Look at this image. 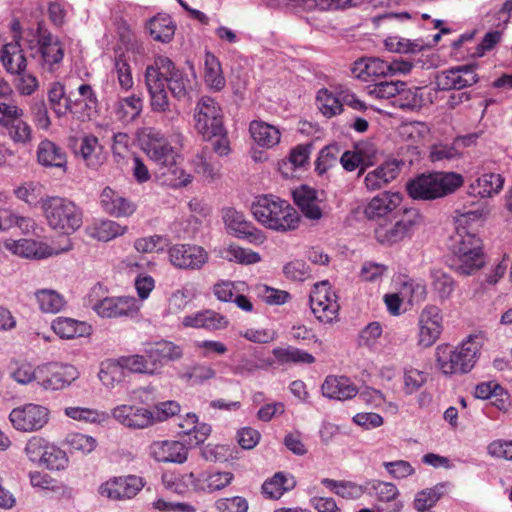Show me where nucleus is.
<instances>
[{
  "label": "nucleus",
  "instance_id": "nucleus-1",
  "mask_svg": "<svg viewBox=\"0 0 512 512\" xmlns=\"http://www.w3.org/2000/svg\"><path fill=\"white\" fill-rule=\"evenodd\" d=\"M194 121V127L203 139L212 141V147H203L195 156L194 168L205 179L213 181L220 176L221 167L214 153L226 156L230 152V143L223 126L222 110L214 99L203 96L194 109Z\"/></svg>",
  "mask_w": 512,
  "mask_h": 512
},
{
  "label": "nucleus",
  "instance_id": "nucleus-2",
  "mask_svg": "<svg viewBox=\"0 0 512 512\" xmlns=\"http://www.w3.org/2000/svg\"><path fill=\"white\" fill-rule=\"evenodd\" d=\"M139 142L146 155L160 169L166 170L162 172V175L170 174L172 176L166 179L170 185L186 186L191 182V175L178 167V154L159 130L152 127L144 128L139 135Z\"/></svg>",
  "mask_w": 512,
  "mask_h": 512
},
{
  "label": "nucleus",
  "instance_id": "nucleus-3",
  "mask_svg": "<svg viewBox=\"0 0 512 512\" xmlns=\"http://www.w3.org/2000/svg\"><path fill=\"white\" fill-rule=\"evenodd\" d=\"M480 349L481 342L476 335L468 336L456 347L439 345L435 351L437 366L445 375L466 374L474 368Z\"/></svg>",
  "mask_w": 512,
  "mask_h": 512
},
{
  "label": "nucleus",
  "instance_id": "nucleus-4",
  "mask_svg": "<svg viewBox=\"0 0 512 512\" xmlns=\"http://www.w3.org/2000/svg\"><path fill=\"white\" fill-rule=\"evenodd\" d=\"M462 175L455 172L422 174L407 183V191L413 199L434 200L455 192L462 186Z\"/></svg>",
  "mask_w": 512,
  "mask_h": 512
},
{
  "label": "nucleus",
  "instance_id": "nucleus-5",
  "mask_svg": "<svg viewBox=\"0 0 512 512\" xmlns=\"http://www.w3.org/2000/svg\"><path fill=\"white\" fill-rule=\"evenodd\" d=\"M254 217L270 229L288 231L297 228L299 215L286 201L263 196L252 205Z\"/></svg>",
  "mask_w": 512,
  "mask_h": 512
},
{
  "label": "nucleus",
  "instance_id": "nucleus-6",
  "mask_svg": "<svg viewBox=\"0 0 512 512\" xmlns=\"http://www.w3.org/2000/svg\"><path fill=\"white\" fill-rule=\"evenodd\" d=\"M41 202L48 225L52 229L70 234L81 227L82 212L73 202L60 197L41 199Z\"/></svg>",
  "mask_w": 512,
  "mask_h": 512
},
{
  "label": "nucleus",
  "instance_id": "nucleus-7",
  "mask_svg": "<svg viewBox=\"0 0 512 512\" xmlns=\"http://www.w3.org/2000/svg\"><path fill=\"white\" fill-rule=\"evenodd\" d=\"M452 250L455 256L452 267L460 275H472L485 264L482 241L472 233H459V239L455 241Z\"/></svg>",
  "mask_w": 512,
  "mask_h": 512
},
{
  "label": "nucleus",
  "instance_id": "nucleus-8",
  "mask_svg": "<svg viewBox=\"0 0 512 512\" xmlns=\"http://www.w3.org/2000/svg\"><path fill=\"white\" fill-rule=\"evenodd\" d=\"M393 219V224H380L375 228V237L382 245L391 246L402 241L411 234L414 226L419 224L421 217L418 210L405 208Z\"/></svg>",
  "mask_w": 512,
  "mask_h": 512
},
{
  "label": "nucleus",
  "instance_id": "nucleus-9",
  "mask_svg": "<svg viewBox=\"0 0 512 512\" xmlns=\"http://www.w3.org/2000/svg\"><path fill=\"white\" fill-rule=\"evenodd\" d=\"M101 286H95L88 297V305L102 318H118L130 316L137 312L135 299L131 297H105L103 299L94 298L97 290Z\"/></svg>",
  "mask_w": 512,
  "mask_h": 512
},
{
  "label": "nucleus",
  "instance_id": "nucleus-10",
  "mask_svg": "<svg viewBox=\"0 0 512 512\" xmlns=\"http://www.w3.org/2000/svg\"><path fill=\"white\" fill-rule=\"evenodd\" d=\"M310 307L320 322L332 323L337 318L339 304L336 294L330 291L328 281H321L314 285L310 293Z\"/></svg>",
  "mask_w": 512,
  "mask_h": 512
},
{
  "label": "nucleus",
  "instance_id": "nucleus-11",
  "mask_svg": "<svg viewBox=\"0 0 512 512\" xmlns=\"http://www.w3.org/2000/svg\"><path fill=\"white\" fill-rule=\"evenodd\" d=\"M12 426L21 432H35L42 429L49 420V410L37 404H25L14 408L9 414Z\"/></svg>",
  "mask_w": 512,
  "mask_h": 512
},
{
  "label": "nucleus",
  "instance_id": "nucleus-12",
  "mask_svg": "<svg viewBox=\"0 0 512 512\" xmlns=\"http://www.w3.org/2000/svg\"><path fill=\"white\" fill-rule=\"evenodd\" d=\"M169 262L177 269L198 270L208 261V253L198 245L175 244L168 251Z\"/></svg>",
  "mask_w": 512,
  "mask_h": 512
},
{
  "label": "nucleus",
  "instance_id": "nucleus-13",
  "mask_svg": "<svg viewBox=\"0 0 512 512\" xmlns=\"http://www.w3.org/2000/svg\"><path fill=\"white\" fill-rule=\"evenodd\" d=\"M38 384L46 390H60L71 385L79 377L72 365L50 364L38 367Z\"/></svg>",
  "mask_w": 512,
  "mask_h": 512
},
{
  "label": "nucleus",
  "instance_id": "nucleus-14",
  "mask_svg": "<svg viewBox=\"0 0 512 512\" xmlns=\"http://www.w3.org/2000/svg\"><path fill=\"white\" fill-rule=\"evenodd\" d=\"M402 195L398 192H384L373 197L364 209V215L369 220L388 221L401 214L399 209L402 203Z\"/></svg>",
  "mask_w": 512,
  "mask_h": 512
},
{
  "label": "nucleus",
  "instance_id": "nucleus-15",
  "mask_svg": "<svg viewBox=\"0 0 512 512\" xmlns=\"http://www.w3.org/2000/svg\"><path fill=\"white\" fill-rule=\"evenodd\" d=\"M474 65H460L436 75L435 84L440 91L461 90L478 82Z\"/></svg>",
  "mask_w": 512,
  "mask_h": 512
},
{
  "label": "nucleus",
  "instance_id": "nucleus-16",
  "mask_svg": "<svg viewBox=\"0 0 512 512\" xmlns=\"http://www.w3.org/2000/svg\"><path fill=\"white\" fill-rule=\"evenodd\" d=\"M37 38L41 54V64L43 68L54 72L59 67L64 56L63 45L59 38L52 35L42 24L38 25Z\"/></svg>",
  "mask_w": 512,
  "mask_h": 512
},
{
  "label": "nucleus",
  "instance_id": "nucleus-17",
  "mask_svg": "<svg viewBox=\"0 0 512 512\" xmlns=\"http://www.w3.org/2000/svg\"><path fill=\"white\" fill-rule=\"evenodd\" d=\"M145 84L150 95L152 110L154 112L168 113L169 118L174 119L178 113L170 107L165 80L160 77V73L148 66L145 71Z\"/></svg>",
  "mask_w": 512,
  "mask_h": 512
},
{
  "label": "nucleus",
  "instance_id": "nucleus-18",
  "mask_svg": "<svg viewBox=\"0 0 512 512\" xmlns=\"http://www.w3.org/2000/svg\"><path fill=\"white\" fill-rule=\"evenodd\" d=\"M149 67L160 73V77L165 80V85H168L171 94L175 98L185 97L189 81L169 58L159 56L155 59L154 64Z\"/></svg>",
  "mask_w": 512,
  "mask_h": 512
},
{
  "label": "nucleus",
  "instance_id": "nucleus-19",
  "mask_svg": "<svg viewBox=\"0 0 512 512\" xmlns=\"http://www.w3.org/2000/svg\"><path fill=\"white\" fill-rule=\"evenodd\" d=\"M143 487L142 479L130 475L105 482L99 487V493L112 500L130 499Z\"/></svg>",
  "mask_w": 512,
  "mask_h": 512
},
{
  "label": "nucleus",
  "instance_id": "nucleus-20",
  "mask_svg": "<svg viewBox=\"0 0 512 512\" xmlns=\"http://www.w3.org/2000/svg\"><path fill=\"white\" fill-rule=\"evenodd\" d=\"M113 418L123 426L130 429H144L153 425V416L149 409L119 405L112 410Z\"/></svg>",
  "mask_w": 512,
  "mask_h": 512
},
{
  "label": "nucleus",
  "instance_id": "nucleus-21",
  "mask_svg": "<svg viewBox=\"0 0 512 512\" xmlns=\"http://www.w3.org/2000/svg\"><path fill=\"white\" fill-rule=\"evenodd\" d=\"M223 219L227 227L237 233L239 237L246 238L252 243L261 244L265 240L263 233L255 228L245 216L233 208L226 209Z\"/></svg>",
  "mask_w": 512,
  "mask_h": 512
},
{
  "label": "nucleus",
  "instance_id": "nucleus-22",
  "mask_svg": "<svg viewBox=\"0 0 512 512\" xmlns=\"http://www.w3.org/2000/svg\"><path fill=\"white\" fill-rule=\"evenodd\" d=\"M150 455L158 462L182 464L188 451L179 441H155L150 445Z\"/></svg>",
  "mask_w": 512,
  "mask_h": 512
},
{
  "label": "nucleus",
  "instance_id": "nucleus-23",
  "mask_svg": "<svg viewBox=\"0 0 512 512\" xmlns=\"http://www.w3.org/2000/svg\"><path fill=\"white\" fill-rule=\"evenodd\" d=\"M293 198L306 218L319 220L322 217V208L320 206L322 199L319 198L318 191L302 186L293 192Z\"/></svg>",
  "mask_w": 512,
  "mask_h": 512
},
{
  "label": "nucleus",
  "instance_id": "nucleus-24",
  "mask_svg": "<svg viewBox=\"0 0 512 512\" xmlns=\"http://www.w3.org/2000/svg\"><path fill=\"white\" fill-rule=\"evenodd\" d=\"M322 395L329 399L347 400L354 397L358 391L355 385L344 376H327L321 386Z\"/></svg>",
  "mask_w": 512,
  "mask_h": 512
},
{
  "label": "nucleus",
  "instance_id": "nucleus-25",
  "mask_svg": "<svg viewBox=\"0 0 512 512\" xmlns=\"http://www.w3.org/2000/svg\"><path fill=\"white\" fill-rule=\"evenodd\" d=\"M101 204L104 210L114 217H127L134 213L136 206L119 193L105 187L101 193Z\"/></svg>",
  "mask_w": 512,
  "mask_h": 512
},
{
  "label": "nucleus",
  "instance_id": "nucleus-26",
  "mask_svg": "<svg viewBox=\"0 0 512 512\" xmlns=\"http://www.w3.org/2000/svg\"><path fill=\"white\" fill-rule=\"evenodd\" d=\"M399 172L400 167L397 161L385 162L366 174L365 186L371 191L381 189L396 179Z\"/></svg>",
  "mask_w": 512,
  "mask_h": 512
},
{
  "label": "nucleus",
  "instance_id": "nucleus-27",
  "mask_svg": "<svg viewBox=\"0 0 512 512\" xmlns=\"http://www.w3.org/2000/svg\"><path fill=\"white\" fill-rule=\"evenodd\" d=\"M79 97L72 99V111L81 120L91 119L97 112L98 100L91 85L82 84L78 88Z\"/></svg>",
  "mask_w": 512,
  "mask_h": 512
},
{
  "label": "nucleus",
  "instance_id": "nucleus-28",
  "mask_svg": "<svg viewBox=\"0 0 512 512\" xmlns=\"http://www.w3.org/2000/svg\"><path fill=\"white\" fill-rule=\"evenodd\" d=\"M145 354L156 369L157 365H161L164 360L175 361L183 356L181 347L169 341L148 345L145 348Z\"/></svg>",
  "mask_w": 512,
  "mask_h": 512
},
{
  "label": "nucleus",
  "instance_id": "nucleus-29",
  "mask_svg": "<svg viewBox=\"0 0 512 512\" xmlns=\"http://www.w3.org/2000/svg\"><path fill=\"white\" fill-rule=\"evenodd\" d=\"M189 477L192 479V485L196 489L213 492L229 485L233 479V474L230 472H204L198 476H195L194 473H190Z\"/></svg>",
  "mask_w": 512,
  "mask_h": 512
},
{
  "label": "nucleus",
  "instance_id": "nucleus-30",
  "mask_svg": "<svg viewBox=\"0 0 512 512\" xmlns=\"http://www.w3.org/2000/svg\"><path fill=\"white\" fill-rule=\"evenodd\" d=\"M1 61L9 73L21 74L26 68V58L20 47V36L2 49Z\"/></svg>",
  "mask_w": 512,
  "mask_h": 512
},
{
  "label": "nucleus",
  "instance_id": "nucleus-31",
  "mask_svg": "<svg viewBox=\"0 0 512 512\" xmlns=\"http://www.w3.org/2000/svg\"><path fill=\"white\" fill-rule=\"evenodd\" d=\"M504 185V178L500 174L487 173L478 177L469 186V193L482 198L492 197L498 194Z\"/></svg>",
  "mask_w": 512,
  "mask_h": 512
},
{
  "label": "nucleus",
  "instance_id": "nucleus-32",
  "mask_svg": "<svg viewBox=\"0 0 512 512\" xmlns=\"http://www.w3.org/2000/svg\"><path fill=\"white\" fill-rule=\"evenodd\" d=\"M253 140L260 146L271 148L280 142L279 129L263 121H252L249 127Z\"/></svg>",
  "mask_w": 512,
  "mask_h": 512
},
{
  "label": "nucleus",
  "instance_id": "nucleus-33",
  "mask_svg": "<svg viewBox=\"0 0 512 512\" xmlns=\"http://www.w3.org/2000/svg\"><path fill=\"white\" fill-rule=\"evenodd\" d=\"M98 145V139L93 135H86L77 140L70 139V146L74 149V153L86 162L89 168L96 169L100 165L99 158L95 155Z\"/></svg>",
  "mask_w": 512,
  "mask_h": 512
},
{
  "label": "nucleus",
  "instance_id": "nucleus-34",
  "mask_svg": "<svg viewBox=\"0 0 512 512\" xmlns=\"http://www.w3.org/2000/svg\"><path fill=\"white\" fill-rule=\"evenodd\" d=\"M38 162L46 167L65 168L66 154L62 149L50 140L42 141L37 151Z\"/></svg>",
  "mask_w": 512,
  "mask_h": 512
},
{
  "label": "nucleus",
  "instance_id": "nucleus-35",
  "mask_svg": "<svg viewBox=\"0 0 512 512\" xmlns=\"http://www.w3.org/2000/svg\"><path fill=\"white\" fill-rule=\"evenodd\" d=\"M52 329L61 338L72 339L89 335L91 326L72 318L58 317L52 322Z\"/></svg>",
  "mask_w": 512,
  "mask_h": 512
},
{
  "label": "nucleus",
  "instance_id": "nucleus-36",
  "mask_svg": "<svg viewBox=\"0 0 512 512\" xmlns=\"http://www.w3.org/2000/svg\"><path fill=\"white\" fill-rule=\"evenodd\" d=\"M227 320L213 311L198 312L183 318L185 327L206 328L210 330L221 329L227 326Z\"/></svg>",
  "mask_w": 512,
  "mask_h": 512
},
{
  "label": "nucleus",
  "instance_id": "nucleus-37",
  "mask_svg": "<svg viewBox=\"0 0 512 512\" xmlns=\"http://www.w3.org/2000/svg\"><path fill=\"white\" fill-rule=\"evenodd\" d=\"M142 109L143 101L141 97L136 95L121 98L114 106L115 115L122 123H131L136 120L140 116Z\"/></svg>",
  "mask_w": 512,
  "mask_h": 512
},
{
  "label": "nucleus",
  "instance_id": "nucleus-38",
  "mask_svg": "<svg viewBox=\"0 0 512 512\" xmlns=\"http://www.w3.org/2000/svg\"><path fill=\"white\" fill-rule=\"evenodd\" d=\"M126 227H121L111 220L96 221L86 228L89 237L98 241L107 242L125 233Z\"/></svg>",
  "mask_w": 512,
  "mask_h": 512
},
{
  "label": "nucleus",
  "instance_id": "nucleus-39",
  "mask_svg": "<svg viewBox=\"0 0 512 512\" xmlns=\"http://www.w3.org/2000/svg\"><path fill=\"white\" fill-rule=\"evenodd\" d=\"M48 101L51 109L58 117L72 111V98L66 95L65 87L60 82H53L48 89Z\"/></svg>",
  "mask_w": 512,
  "mask_h": 512
},
{
  "label": "nucleus",
  "instance_id": "nucleus-40",
  "mask_svg": "<svg viewBox=\"0 0 512 512\" xmlns=\"http://www.w3.org/2000/svg\"><path fill=\"white\" fill-rule=\"evenodd\" d=\"M148 30L154 40L168 43L175 33V26L168 16H155L148 22Z\"/></svg>",
  "mask_w": 512,
  "mask_h": 512
},
{
  "label": "nucleus",
  "instance_id": "nucleus-41",
  "mask_svg": "<svg viewBox=\"0 0 512 512\" xmlns=\"http://www.w3.org/2000/svg\"><path fill=\"white\" fill-rule=\"evenodd\" d=\"M295 486L294 479L287 478L283 473H276L272 479L267 480L262 485V492L268 498L279 499L284 492L293 489Z\"/></svg>",
  "mask_w": 512,
  "mask_h": 512
},
{
  "label": "nucleus",
  "instance_id": "nucleus-42",
  "mask_svg": "<svg viewBox=\"0 0 512 512\" xmlns=\"http://www.w3.org/2000/svg\"><path fill=\"white\" fill-rule=\"evenodd\" d=\"M206 84L217 91L225 86V78L222 75L221 65L217 58L207 52L205 55V74Z\"/></svg>",
  "mask_w": 512,
  "mask_h": 512
},
{
  "label": "nucleus",
  "instance_id": "nucleus-43",
  "mask_svg": "<svg viewBox=\"0 0 512 512\" xmlns=\"http://www.w3.org/2000/svg\"><path fill=\"white\" fill-rule=\"evenodd\" d=\"M46 249L41 243L31 239H22L13 245V252L25 258H45L52 254V252H47Z\"/></svg>",
  "mask_w": 512,
  "mask_h": 512
},
{
  "label": "nucleus",
  "instance_id": "nucleus-44",
  "mask_svg": "<svg viewBox=\"0 0 512 512\" xmlns=\"http://www.w3.org/2000/svg\"><path fill=\"white\" fill-rule=\"evenodd\" d=\"M432 287L435 293L441 300H446L451 297L455 282L453 278L441 270H433L431 272Z\"/></svg>",
  "mask_w": 512,
  "mask_h": 512
},
{
  "label": "nucleus",
  "instance_id": "nucleus-45",
  "mask_svg": "<svg viewBox=\"0 0 512 512\" xmlns=\"http://www.w3.org/2000/svg\"><path fill=\"white\" fill-rule=\"evenodd\" d=\"M40 309L45 313H57L64 306L63 297L54 290L44 289L36 293Z\"/></svg>",
  "mask_w": 512,
  "mask_h": 512
},
{
  "label": "nucleus",
  "instance_id": "nucleus-46",
  "mask_svg": "<svg viewBox=\"0 0 512 512\" xmlns=\"http://www.w3.org/2000/svg\"><path fill=\"white\" fill-rule=\"evenodd\" d=\"M273 355L280 363H308L311 364L315 361L314 356L297 348H275L272 351Z\"/></svg>",
  "mask_w": 512,
  "mask_h": 512
},
{
  "label": "nucleus",
  "instance_id": "nucleus-47",
  "mask_svg": "<svg viewBox=\"0 0 512 512\" xmlns=\"http://www.w3.org/2000/svg\"><path fill=\"white\" fill-rule=\"evenodd\" d=\"M317 102L319 104V110L328 118L342 112L339 94L334 96L327 90L322 89L317 94Z\"/></svg>",
  "mask_w": 512,
  "mask_h": 512
},
{
  "label": "nucleus",
  "instance_id": "nucleus-48",
  "mask_svg": "<svg viewBox=\"0 0 512 512\" xmlns=\"http://www.w3.org/2000/svg\"><path fill=\"white\" fill-rule=\"evenodd\" d=\"M444 485L440 484L417 494L414 507L417 511L428 510L433 507L443 494Z\"/></svg>",
  "mask_w": 512,
  "mask_h": 512
},
{
  "label": "nucleus",
  "instance_id": "nucleus-49",
  "mask_svg": "<svg viewBox=\"0 0 512 512\" xmlns=\"http://www.w3.org/2000/svg\"><path fill=\"white\" fill-rule=\"evenodd\" d=\"M322 484L335 491V493L342 498L356 499L361 496V488L352 482H341L325 478Z\"/></svg>",
  "mask_w": 512,
  "mask_h": 512
},
{
  "label": "nucleus",
  "instance_id": "nucleus-50",
  "mask_svg": "<svg viewBox=\"0 0 512 512\" xmlns=\"http://www.w3.org/2000/svg\"><path fill=\"white\" fill-rule=\"evenodd\" d=\"M222 257L228 261H234L240 264H254L260 261L258 253L232 245L223 251Z\"/></svg>",
  "mask_w": 512,
  "mask_h": 512
},
{
  "label": "nucleus",
  "instance_id": "nucleus-51",
  "mask_svg": "<svg viewBox=\"0 0 512 512\" xmlns=\"http://www.w3.org/2000/svg\"><path fill=\"white\" fill-rule=\"evenodd\" d=\"M65 414L71 419L85 422V423H99L106 419L105 413H100L97 410L83 407H67Z\"/></svg>",
  "mask_w": 512,
  "mask_h": 512
},
{
  "label": "nucleus",
  "instance_id": "nucleus-52",
  "mask_svg": "<svg viewBox=\"0 0 512 512\" xmlns=\"http://www.w3.org/2000/svg\"><path fill=\"white\" fill-rule=\"evenodd\" d=\"M40 463L44 464L50 470H61L66 467L68 458L63 450L49 444Z\"/></svg>",
  "mask_w": 512,
  "mask_h": 512
},
{
  "label": "nucleus",
  "instance_id": "nucleus-53",
  "mask_svg": "<svg viewBox=\"0 0 512 512\" xmlns=\"http://www.w3.org/2000/svg\"><path fill=\"white\" fill-rule=\"evenodd\" d=\"M454 213L457 229H459L461 226L464 228V225L481 221L488 214V210L483 206H478L475 209L464 206L462 209H456Z\"/></svg>",
  "mask_w": 512,
  "mask_h": 512
},
{
  "label": "nucleus",
  "instance_id": "nucleus-54",
  "mask_svg": "<svg viewBox=\"0 0 512 512\" xmlns=\"http://www.w3.org/2000/svg\"><path fill=\"white\" fill-rule=\"evenodd\" d=\"M382 326L379 322H371L359 333L358 346L373 349L382 335Z\"/></svg>",
  "mask_w": 512,
  "mask_h": 512
},
{
  "label": "nucleus",
  "instance_id": "nucleus-55",
  "mask_svg": "<svg viewBox=\"0 0 512 512\" xmlns=\"http://www.w3.org/2000/svg\"><path fill=\"white\" fill-rule=\"evenodd\" d=\"M406 86V83L401 81H381L370 86L369 94L380 99H389L399 93V89Z\"/></svg>",
  "mask_w": 512,
  "mask_h": 512
},
{
  "label": "nucleus",
  "instance_id": "nucleus-56",
  "mask_svg": "<svg viewBox=\"0 0 512 512\" xmlns=\"http://www.w3.org/2000/svg\"><path fill=\"white\" fill-rule=\"evenodd\" d=\"M399 101L400 107L406 109H419L423 104V97L421 94V88H407L406 86H402V89H399Z\"/></svg>",
  "mask_w": 512,
  "mask_h": 512
},
{
  "label": "nucleus",
  "instance_id": "nucleus-57",
  "mask_svg": "<svg viewBox=\"0 0 512 512\" xmlns=\"http://www.w3.org/2000/svg\"><path fill=\"white\" fill-rule=\"evenodd\" d=\"M340 163L347 171H353L359 166L370 164L368 156L365 155L360 145L356 146L354 152L345 151L340 158Z\"/></svg>",
  "mask_w": 512,
  "mask_h": 512
},
{
  "label": "nucleus",
  "instance_id": "nucleus-58",
  "mask_svg": "<svg viewBox=\"0 0 512 512\" xmlns=\"http://www.w3.org/2000/svg\"><path fill=\"white\" fill-rule=\"evenodd\" d=\"M386 47L396 53H416L422 50L423 44L405 38L389 37L385 41Z\"/></svg>",
  "mask_w": 512,
  "mask_h": 512
},
{
  "label": "nucleus",
  "instance_id": "nucleus-59",
  "mask_svg": "<svg viewBox=\"0 0 512 512\" xmlns=\"http://www.w3.org/2000/svg\"><path fill=\"white\" fill-rule=\"evenodd\" d=\"M5 127L15 143L27 144L31 141V128L26 122L18 119L13 122L10 121Z\"/></svg>",
  "mask_w": 512,
  "mask_h": 512
},
{
  "label": "nucleus",
  "instance_id": "nucleus-60",
  "mask_svg": "<svg viewBox=\"0 0 512 512\" xmlns=\"http://www.w3.org/2000/svg\"><path fill=\"white\" fill-rule=\"evenodd\" d=\"M123 370L119 364L109 363L107 365H102L99 371V379L100 381L108 388H113L115 385L119 384L123 379Z\"/></svg>",
  "mask_w": 512,
  "mask_h": 512
},
{
  "label": "nucleus",
  "instance_id": "nucleus-61",
  "mask_svg": "<svg viewBox=\"0 0 512 512\" xmlns=\"http://www.w3.org/2000/svg\"><path fill=\"white\" fill-rule=\"evenodd\" d=\"M215 376L216 371L212 367L205 365L193 366L180 375L183 380L192 381L195 384H201L204 381L213 379Z\"/></svg>",
  "mask_w": 512,
  "mask_h": 512
},
{
  "label": "nucleus",
  "instance_id": "nucleus-62",
  "mask_svg": "<svg viewBox=\"0 0 512 512\" xmlns=\"http://www.w3.org/2000/svg\"><path fill=\"white\" fill-rule=\"evenodd\" d=\"M119 366L122 367V370L126 368L135 373H156V368H149L148 361L145 359V357L138 354L122 357L120 359Z\"/></svg>",
  "mask_w": 512,
  "mask_h": 512
},
{
  "label": "nucleus",
  "instance_id": "nucleus-63",
  "mask_svg": "<svg viewBox=\"0 0 512 512\" xmlns=\"http://www.w3.org/2000/svg\"><path fill=\"white\" fill-rule=\"evenodd\" d=\"M442 322L443 317L440 308L435 305H428L420 313L418 325L443 329Z\"/></svg>",
  "mask_w": 512,
  "mask_h": 512
},
{
  "label": "nucleus",
  "instance_id": "nucleus-64",
  "mask_svg": "<svg viewBox=\"0 0 512 512\" xmlns=\"http://www.w3.org/2000/svg\"><path fill=\"white\" fill-rule=\"evenodd\" d=\"M48 446L44 438L33 436L27 441L24 451L30 461L40 463Z\"/></svg>",
  "mask_w": 512,
  "mask_h": 512
}]
</instances>
